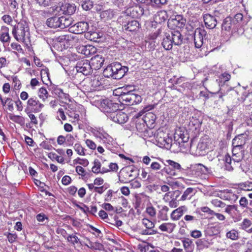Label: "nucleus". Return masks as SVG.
Segmentation results:
<instances>
[{"instance_id":"c03bdc74","label":"nucleus","mask_w":252,"mask_h":252,"mask_svg":"<svg viewBox=\"0 0 252 252\" xmlns=\"http://www.w3.org/2000/svg\"><path fill=\"white\" fill-rule=\"evenodd\" d=\"M145 123L153 124L156 120V116L152 113H148L146 114L144 117L142 118Z\"/></svg>"},{"instance_id":"3c124183","label":"nucleus","mask_w":252,"mask_h":252,"mask_svg":"<svg viewBox=\"0 0 252 252\" xmlns=\"http://www.w3.org/2000/svg\"><path fill=\"white\" fill-rule=\"evenodd\" d=\"M90 248L95 250L101 251L103 249V246L99 242L91 243Z\"/></svg>"},{"instance_id":"f03ea898","label":"nucleus","mask_w":252,"mask_h":252,"mask_svg":"<svg viewBox=\"0 0 252 252\" xmlns=\"http://www.w3.org/2000/svg\"><path fill=\"white\" fill-rule=\"evenodd\" d=\"M12 34L19 42H26L30 39L29 28L25 22H20L15 25L13 27Z\"/></svg>"},{"instance_id":"58836bf2","label":"nucleus","mask_w":252,"mask_h":252,"mask_svg":"<svg viewBox=\"0 0 252 252\" xmlns=\"http://www.w3.org/2000/svg\"><path fill=\"white\" fill-rule=\"evenodd\" d=\"M166 163L170 166L174 171H180L182 168L181 165L174 161L169 159L166 161Z\"/></svg>"},{"instance_id":"49530a36","label":"nucleus","mask_w":252,"mask_h":252,"mask_svg":"<svg viewBox=\"0 0 252 252\" xmlns=\"http://www.w3.org/2000/svg\"><path fill=\"white\" fill-rule=\"evenodd\" d=\"M239 187L244 190H252V182H246L240 184Z\"/></svg>"},{"instance_id":"4468645a","label":"nucleus","mask_w":252,"mask_h":252,"mask_svg":"<svg viewBox=\"0 0 252 252\" xmlns=\"http://www.w3.org/2000/svg\"><path fill=\"white\" fill-rule=\"evenodd\" d=\"M104 62V58L101 55H97L91 58L90 63L93 69L98 70L102 66Z\"/></svg>"},{"instance_id":"6ab92c4d","label":"nucleus","mask_w":252,"mask_h":252,"mask_svg":"<svg viewBox=\"0 0 252 252\" xmlns=\"http://www.w3.org/2000/svg\"><path fill=\"white\" fill-rule=\"evenodd\" d=\"M188 208L186 206H182L174 210L171 214V218L173 220H179L183 214L187 212Z\"/></svg>"},{"instance_id":"79ce46f5","label":"nucleus","mask_w":252,"mask_h":252,"mask_svg":"<svg viewBox=\"0 0 252 252\" xmlns=\"http://www.w3.org/2000/svg\"><path fill=\"white\" fill-rule=\"evenodd\" d=\"M226 237L232 240H236L239 238V233L235 229H232L226 233Z\"/></svg>"},{"instance_id":"052dcab7","label":"nucleus","mask_w":252,"mask_h":252,"mask_svg":"<svg viewBox=\"0 0 252 252\" xmlns=\"http://www.w3.org/2000/svg\"><path fill=\"white\" fill-rule=\"evenodd\" d=\"M51 156L53 158H54L58 162L61 163H64V158L60 156H59L55 154L54 153H50L49 155V157L50 158H51Z\"/></svg>"},{"instance_id":"603ef678","label":"nucleus","mask_w":252,"mask_h":252,"mask_svg":"<svg viewBox=\"0 0 252 252\" xmlns=\"http://www.w3.org/2000/svg\"><path fill=\"white\" fill-rule=\"evenodd\" d=\"M211 203L216 207L222 208L225 206V204L224 202L218 199H213L211 201Z\"/></svg>"},{"instance_id":"f8f14e48","label":"nucleus","mask_w":252,"mask_h":252,"mask_svg":"<svg viewBox=\"0 0 252 252\" xmlns=\"http://www.w3.org/2000/svg\"><path fill=\"white\" fill-rule=\"evenodd\" d=\"M202 119L200 116L194 114L190 119L189 126V128L192 130L198 132L202 124Z\"/></svg>"},{"instance_id":"39448f33","label":"nucleus","mask_w":252,"mask_h":252,"mask_svg":"<svg viewBox=\"0 0 252 252\" xmlns=\"http://www.w3.org/2000/svg\"><path fill=\"white\" fill-rule=\"evenodd\" d=\"M120 98L123 103L128 105L138 104L141 102L142 100V98L140 95L134 94L131 92H128L126 93L122 94Z\"/></svg>"},{"instance_id":"e2e57ef3","label":"nucleus","mask_w":252,"mask_h":252,"mask_svg":"<svg viewBox=\"0 0 252 252\" xmlns=\"http://www.w3.org/2000/svg\"><path fill=\"white\" fill-rule=\"evenodd\" d=\"M230 79V75L227 73H224L221 74L220 76V79L221 82L225 83L229 80Z\"/></svg>"},{"instance_id":"4c0bfd02","label":"nucleus","mask_w":252,"mask_h":252,"mask_svg":"<svg viewBox=\"0 0 252 252\" xmlns=\"http://www.w3.org/2000/svg\"><path fill=\"white\" fill-rule=\"evenodd\" d=\"M185 250L187 252H192L193 251L192 242L189 239H186L182 241Z\"/></svg>"},{"instance_id":"1a4fd4ad","label":"nucleus","mask_w":252,"mask_h":252,"mask_svg":"<svg viewBox=\"0 0 252 252\" xmlns=\"http://www.w3.org/2000/svg\"><path fill=\"white\" fill-rule=\"evenodd\" d=\"M76 68L78 72L82 73L85 75L90 74L93 69L90 63L87 60H82L78 62L76 64Z\"/></svg>"},{"instance_id":"f3484780","label":"nucleus","mask_w":252,"mask_h":252,"mask_svg":"<svg viewBox=\"0 0 252 252\" xmlns=\"http://www.w3.org/2000/svg\"><path fill=\"white\" fill-rule=\"evenodd\" d=\"M161 40H162L161 44L165 50H169L172 48L173 43L172 41L169 32L163 33Z\"/></svg>"},{"instance_id":"c85d7f7f","label":"nucleus","mask_w":252,"mask_h":252,"mask_svg":"<svg viewBox=\"0 0 252 252\" xmlns=\"http://www.w3.org/2000/svg\"><path fill=\"white\" fill-rule=\"evenodd\" d=\"M73 22L70 17L62 16L60 17V28L63 29L70 26Z\"/></svg>"},{"instance_id":"37998d69","label":"nucleus","mask_w":252,"mask_h":252,"mask_svg":"<svg viewBox=\"0 0 252 252\" xmlns=\"http://www.w3.org/2000/svg\"><path fill=\"white\" fill-rule=\"evenodd\" d=\"M160 173L162 174H163V173H165L169 176H175L177 175L176 171H174V170L171 169V167L169 166L168 164V165H165V166L161 170Z\"/></svg>"},{"instance_id":"473e14b6","label":"nucleus","mask_w":252,"mask_h":252,"mask_svg":"<svg viewBox=\"0 0 252 252\" xmlns=\"http://www.w3.org/2000/svg\"><path fill=\"white\" fill-rule=\"evenodd\" d=\"M195 189L192 188H188L184 192L183 194L182 195L180 200L185 201L187 199H190L192 196L195 194Z\"/></svg>"},{"instance_id":"338daca9","label":"nucleus","mask_w":252,"mask_h":252,"mask_svg":"<svg viewBox=\"0 0 252 252\" xmlns=\"http://www.w3.org/2000/svg\"><path fill=\"white\" fill-rule=\"evenodd\" d=\"M6 236L8 241L10 243L14 242L17 238V236L16 234H13L11 233H8Z\"/></svg>"},{"instance_id":"13d9d810","label":"nucleus","mask_w":252,"mask_h":252,"mask_svg":"<svg viewBox=\"0 0 252 252\" xmlns=\"http://www.w3.org/2000/svg\"><path fill=\"white\" fill-rule=\"evenodd\" d=\"M132 16L138 17L142 14V10L140 7H135L132 9Z\"/></svg>"},{"instance_id":"a211bd4d","label":"nucleus","mask_w":252,"mask_h":252,"mask_svg":"<svg viewBox=\"0 0 252 252\" xmlns=\"http://www.w3.org/2000/svg\"><path fill=\"white\" fill-rule=\"evenodd\" d=\"M74 39V37L72 34H68L60 35L57 38V40L58 42L62 43L64 47H68L69 45H71Z\"/></svg>"},{"instance_id":"9b49d317","label":"nucleus","mask_w":252,"mask_h":252,"mask_svg":"<svg viewBox=\"0 0 252 252\" xmlns=\"http://www.w3.org/2000/svg\"><path fill=\"white\" fill-rule=\"evenodd\" d=\"M186 20L181 15H176L174 17L168 19V26L171 28L181 29L185 25Z\"/></svg>"},{"instance_id":"393cba45","label":"nucleus","mask_w":252,"mask_h":252,"mask_svg":"<svg viewBox=\"0 0 252 252\" xmlns=\"http://www.w3.org/2000/svg\"><path fill=\"white\" fill-rule=\"evenodd\" d=\"M246 140L247 138L244 134L238 135L232 140V146L233 147H244Z\"/></svg>"},{"instance_id":"6e6552de","label":"nucleus","mask_w":252,"mask_h":252,"mask_svg":"<svg viewBox=\"0 0 252 252\" xmlns=\"http://www.w3.org/2000/svg\"><path fill=\"white\" fill-rule=\"evenodd\" d=\"M107 117L113 122L119 124H124L128 120L126 114L119 109L117 111L111 113L109 115H107Z\"/></svg>"},{"instance_id":"7c9ffc66","label":"nucleus","mask_w":252,"mask_h":252,"mask_svg":"<svg viewBox=\"0 0 252 252\" xmlns=\"http://www.w3.org/2000/svg\"><path fill=\"white\" fill-rule=\"evenodd\" d=\"M133 171L132 170H130L129 171H127L124 173L123 177L119 176V181L121 183H127L131 181V180H133L135 177V176H134L132 174Z\"/></svg>"},{"instance_id":"cd10ccee","label":"nucleus","mask_w":252,"mask_h":252,"mask_svg":"<svg viewBox=\"0 0 252 252\" xmlns=\"http://www.w3.org/2000/svg\"><path fill=\"white\" fill-rule=\"evenodd\" d=\"M168 211V207L163 206L158 213V220L157 222L159 223L161 220H168L167 212Z\"/></svg>"},{"instance_id":"9d476101","label":"nucleus","mask_w":252,"mask_h":252,"mask_svg":"<svg viewBox=\"0 0 252 252\" xmlns=\"http://www.w3.org/2000/svg\"><path fill=\"white\" fill-rule=\"evenodd\" d=\"M101 106L107 116L119 109L118 104L114 103L112 101L108 99L103 100L101 103Z\"/></svg>"},{"instance_id":"e433bc0d","label":"nucleus","mask_w":252,"mask_h":252,"mask_svg":"<svg viewBox=\"0 0 252 252\" xmlns=\"http://www.w3.org/2000/svg\"><path fill=\"white\" fill-rule=\"evenodd\" d=\"M82 7L85 10H90L93 7V2L90 0H78Z\"/></svg>"},{"instance_id":"774afa93","label":"nucleus","mask_w":252,"mask_h":252,"mask_svg":"<svg viewBox=\"0 0 252 252\" xmlns=\"http://www.w3.org/2000/svg\"><path fill=\"white\" fill-rule=\"evenodd\" d=\"M150 168L155 171L161 169V166L158 162H153L150 166Z\"/></svg>"},{"instance_id":"f257e3e1","label":"nucleus","mask_w":252,"mask_h":252,"mask_svg":"<svg viewBox=\"0 0 252 252\" xmlns=\"http://www.w3.org/2000/svg\"><path fill=\"white\" fill-rule=\"evenodd\" d=\"M128 68L122 66L119 63H114L108 65L103 70V74L105 77H112L115 79H121L128 71Z\"/></svg>"},{"instance_id":"7ed1b4c3","label":"nucleus","mask_w":252,"mask_h":252,"mask_svg":"<svg viewBox=\"0 0 252 252\" xmlns=\"http://www.w3.org/2000/svg\"><path fill=\"white\" fill-rule=\"evenodd\" d=\"M156 141L158 146L161 148L170 149L172 145L173 140L169 134L163 131L162 129H158L155 134Z\"/></svg>"},{"instance_id":"412c9836","label":"nucleus","mask_w":252,"mask_h":252,"mask_svg":"<svg viewBox=\"0 0 252 252\" xmlns=\"http://www.w3.org/2000/svg\"><path fill=\"white\" fill-rule=\"evenodd\" d=\"M80 53L86 57H90L96 52V48L90 45L82 46L79 48Z\"/></svg>"},{"instance_id":"de8ad7c7","label":"nucleus","mask_w":252,"mask_h":252,"mask_svg":"<svg viewBox=\"0 0 252 252\" xmlns=\"http://www.w3.org/2000/svg\"><path fill=\"white\" fill-rule=\"evenodd\" d=\"M66 239L68 242L73 245H75V244H77L79 242V239L78 237L73 234L69 235L66 238Z\"/></svg>"},{"instance_id":"dca6fc26","label":"nucleus","mask_w":252,"mask_h":252,"mask_svg":"<svg viewBox=\"0 0 252 252\" xmlns=\"http://www.w3.org/2000/svg\"><path fill=\"white\" fill-rule=\"evenodd\" d=\"M205 26L209 29H213L216 27L217 24V18L210 14H206L203 17Z\"/></svg>"},{"instance_id":"c9c22d12","label":"nucleus","mask_w":252,"mask_h":252,"mask_svg":"<svg viewBox=\"0 0 252 252\" xmlns=\"http://www.w3.org/2000/svg\"><path fill=\"white\" fill-rule=\"evenodd\" d=\"M114 15V11L112 10L108 9L101 12L100 16L101 19L107 20L112 19Z\"/></svg>"},{"instance_id":"72a5a7b5","label":"nucleus","mask_w":252,"mask_h":252,"mask_svg":"<svg viewBox=\"0 0 252 252\" xmlns=\"http://www.w3.org/2000/svg\"><path fill=\"white\" fill-rule=\"evenodd\" d=\"M164 32H162L161 30L158 29L149 35V39L153 41H158L159 42V41L161 40L163 33Z\"/></svg>"},{"instance_id":"f704fd0d","label":"nucleus","mask_w":252,"mask_h":252,"mask_svg":"<svg viewBox=\"0 0 252 252\" xmlns=\"http://www.w3.org/2000/svg\"><path fill=\"white\" fill-rule=\"evenodd\" d=\"M9 117L11 121L20 125L21 126H23L25 124V119L22 116L10 114L9 115Z\"/></svg>"},{"instance_id":"bf43d9fd","label":"nucleus","mask_w":252,"mask_h":252,"mask_svg":"<svg viewBox=\"0 0 252 252\" xmlns=\"http://www.w3.org/2000/svg\"><path fill=\"white\" fill-rule=\"evenodd\" d=\"M158 233V232L156 230H154L153 228L143 230L142 232L143 235H154Z\"/></svg>"},{"instance_id":"0e129e2a","label":"nucleus","mask_w":252,"mask_h":252,"mask_svg":"<svg viewBox=\"0 0 252 252\" xmlns=\"http://www.w3.org/2000/svg\"><path fill=\"white\" fill-rule=\"evenodd\" d=\"M97 35L98 34L95 32H94L92 33H87V34H86L87 38L90 40L94 41H97L96 39L98 38Z\"/></svg>"},{"instance_id":"864d4df0","label":"nucleus","mask_w":252,"mask_h":252,"mask_svg":"<svg viewBox=\"0 0 252 252\" xmlns=\"http://www.w3.org/2000/svg\"><path fill=\"white\" fill-rule=\"evenodd\" d=\"M74 149L78 155L81 156L85 155L84 149L80 144H75L74 146Z\"/></svg>"},{"instance_id":"5fc2aeb1","label":"nucleus","mask_w":252,"mask_h":252,"mask_svg":"<svg viewBox=\"0 0 252 252\" xmlns=\"http://www.w3.org/2000/svg\"><path fill=\"white\" fill-rule=\"evenodd\" d=\"M91 85L96 89L101 85V82L99 80V77H94L91 81Z\"/></svg>"},{"instance_id":"6e6d98bb","label":"nucleus","mask_w":252,"mask_h":252,"mask_svg":"<svg viewBox=\"0 0 252 252\" xmlns=\"http://www.w3.org/2000/svg\"><path fill=\"white\" fill-rule=\"evenodd\" d=\"M232 160L234 162H239L242 160L244 158V154L238 153V154H232Z\"/></svg>"},{"instance_id":"b1692460","label":"nucleus","mask_w":252,"mask_h":252,"mask_svg":"<svg viewBox=\"0 0 252 252\" xmlns=\"http://www.w3.org/2000/svg\"><path fill=\"white\" fill-rule=\"evenodd\" d=\"M168 16L165 10H160L157 12L154 16V20L156 23L161 24L168 19Z\"/></svg>"},{"instance_id":"ea45409f","label":"nucleus","mask_w":252,"mask_h":252,"mask_svg":"<svg viewBox=\"0 0 252 252\" xmlns=\"http://www.w3.org/2000/svg\"><path fill=\"white\" fill-rule=\"evenodd\" d=\"M231 158L228 155H225L223 160L225 163V168L228 171H232L233 170V167L231 164L232 161Z\"/></svg>"},{"instance_id":"a18cd8bd","label":"nucleus","mask_w":252,"mask_h":252,"mask_svg":"<svg viewBox=\"0 0 252 252\" xmlns=\"http://www.w3.org/2000/svg\"><path fill=\"white\" fill-rule=\"evenodd\" d=\"M55 1L56 0H36L39 5L44 7L52 5Z\"/></svg>"},{"instance_id":"a19ab883","label":"nucleus","mask_w":252,"mask_h":252,"mask_svg":"<svg viewBox=\"0 0 252 252\" xmlns=\"http://www.w3.org/2000/svg\"><path fill=\"white\" fill-rule=\"evenodd\" d=\"M38 96L43 101H45L48 97V92L44 87L40 88L38 90Z\"/></svg>"},{"instance_id":"0eeeda50","label":"nucleus","mask_w":252,"mask_h":252,"mask_svg":"<svg viewBox=\"0 0 252 252\" xmlns=\"http://www.w3.org/2000/svg\"><path fill=\"white\" fill-rule=\"evenodd\" d=\"M206 31L202 28H197L194 32V42L195 47L200 48L207 38Z\"/></svg>"},{"instance_id":"680f3d73","label":"nucleus","mask_w":252,"mask_h":252,"mask_svg":"<svg viewBox=\"0 0 252 252\" xmlns=\"http://www.w3.org/2000/svg\"><path fill=\"white\" fill-rule=\"evenodd\" d=\"M65 142H67L69 145H72L73 144L75 139L71 134H66L65 136Z\"/></svg>"},{"instance_id":"bb28decb","label":"nucleus","mask_w":252,"mask_h":252,"mask_svg":"<svg viewBox=\"0 0 252 252\" xmlns=\"http://www.w3.org/2000/svg\"><path fill=\"white\" fill-rule=\"evenodd\" d=\"M176 227L175 224L171 222H164L161 224L158 228L162 232H166L168 233H172Z\"/></svg>"},{"instance_id":"423d86ee","label":"nucleus","mask_w":252,"mask_h":252,"mask_svg":"<svg viewBox=\"0 0 252 252\" xmlns=\"http://www.w3.org/2000/svg\"><path fill=\"white\" fill-rule=\"evenodd\" d=\"M43 107L44 105L40 103L36 97L34 96L28 99L25 112L27 113H29V112L38 113Z\"/></svg>"},{"instance_id":"09e8293b","label":"nucleus","mask_w":252,"mask_h":252,"mask_svg":"<svg viewBox=\"0 0 252 252\" xmlns=\"http://www.w3.org/2000/svg\"><path fill=\"white\" fill-rule=\"evenodd\" d=\"M252 224V221L248 219H245L241 223V228L246 230Z\"/></svg>"},{"instance_id":"4be33fe9","label":"nucleus","mask_w":252,"mask_h":252,"mask_svg":"<svg viewBox=\"0 0 252 252\" xmlns=\"http://www.w3.org/2000/svg\"><path fill=\"white\" fill-rule=\"evenodd\" d=\"M101 167V164L99 160L95 159L94 161V165L92 167V172L95 174H104L108 172L107 168L105 167Z\"/></svg>"},{"instance_id":"20e7f679","label":"nucleus","mask_w":252,"mask_h":252,"mask_svg":"<svg viewBox=\"0 0 252 252\" xmlns=\"http://www.w3.org/2000/svg\"><path fill=\"white\" fill-rule=\"evenodd\" d=\"M210 140L206 137H202L198 144L196 146L193 141H191L190 144V151L194 154L198 156L204 155L206 151L209 148L210 145Z\"/></svg>"},{"instance_id":"a878e982","label":"nucleus","mask_w":252,"mask_h":252,"mask_svg":"<svg viewBox=\"0 0 252 252\" xmlns=\"http://www.w3.org/2000/svg\"><path fill=\"white\" fill-rule=\"evenodd\" d=\"M139 26L140 24L137 21L131 20L125 25L123 28L126 31L132 32L137 31L139 29Z\"/></svg>"},{"instance_id":"ddd939ff","label":"nucleus","mask_w":252,"mask_h":252,"mask_svg":"<svg viewBox=\"0 0 252 252\" xmlns=\"http://www.w3.org/2000/svg\"><path fill=\"white\" fill-rule=\"evenodd\" d=\"M70 30L77 34L86 32L89 29V24L86 22H80L70 27Z\"/></svg>"},{"instance_id":"4d7b16f0","label":"nucleus","mask_w":252,"mask_h":252,"mask_svg":"<svg viewBox=\"0 0 252 252\" xmlns=\"http://www.w3.org/2000/svg\"><path fill=\"white\" fill-rule=\"evenodd\" d=\"M223 193L224 194L222 195V192H220V194L219 195V196L223 199L228 200L230 198V195H234V194L229 190L224 191Z\"/></svg>"},{"instance_id":"2f4dec72","label":"nucleus","mask_w":252,"mask_h":252,"mask_svg":"<svg viewBox=\"0 0 252 252\" xmlns=\"http://www.w3.org/2000/svg\"><path fill=\"white\" fill-rule=\"evenodd\" d=\"M234 25L232 19L229 17H226L222 24V30L229 31Z\"/></svg>"},{"instance_id":"5701e85b","label":"nucleus","mask_w":252,"mask_h":252,"mask_svg":"<svg viewBox=\"0 0 252 252\" xmlns=\"http://www.w3.org/2000/svg\"><path fill=\"white\" fill-rule=\"evenodd\" d=\"M172 41L175 45H181L183 43V37L178 31H174L170 33Z\"/></svg>"},{"instance_id":"c756f323","label":"nucleus","mask_w":252,"mask_h":252,"mask_svg":"<svg viewBox=\"0 0 252 252\" xmlns=\"http://www.w3.org/2000/svg\"><path fill=\"white\" fill-rule=\"evenodd\" d=\"M46 24L51 28H60V17L55 16L49 18L47 19Z\"/></svg>"},{"instance_id":"69168bd1","label":"nucleus","mask_w":252,"mask_h":252,"mask_svg":"<svg viewBox=\"0 0 252 252\" xmlns=\"http://www.w3.org/2000/svg\"><path fill=\"white\" fill-rule=\"evenodd\" d=\"M243 18V15L241 13H237L236 14L234 18L232 19L233 23L235 25L236 23H238L241 22Z\"/></svg>"},{"instance_id":"2eb2a0df","label":"nucleus","mask_w":252,"mask_h":252,"mask_svg":"<svg viewBox=\"0 0 252 252\" xmlns=\"http://www.w3.org/2000/svg\"><path fill=\"white\" fill-rule=\"evenodd\" d=\"M60 10L63 14L70 15L75 13L76 10V6L74 3L64 2L61 5Z\"/></svg>"},{"instance_id":"8fccbe9b","label":"nucleus","mask_w":252,"mask_h":252,"mask_svg":"<svg viewBox=\"0 0 252 252\" xmlns=\"http://www.w3.org/2000/svg\"><path fill=\"white\" fill-rule=\"evenodd\" d=\"M142 224L148 229L153 228L155 226V223L147 219L142 220Z\"/></svg>"},{"instance_id":"aec40b11","label":"nucleus","mask_w":252,"mask_h":252,"mask_svg":"<svg viewBox=\"0 0 252 252\" xmlns=\"http://www.w3.org/2000/svg\"><path fill=\"white\" fill-rule=\"evenodd\" d=\"M11 37L9 33V29L6 27H2L0 31V41L3 44L9 43L10 41Z\"/></svg>"}]
</instances>
